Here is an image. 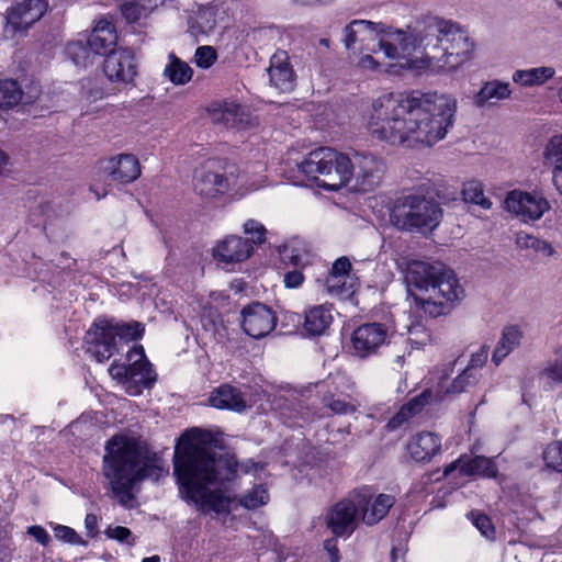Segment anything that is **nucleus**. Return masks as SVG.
Returning <instances> with one entry per match:
<instances>
[{
    "label": "nucleus",
    "instance_id": "nucleus-1",
    "mask_svg": "<svg viewBox=\"0 0 562 562\" xmlns=\"http://www.w3.org/2000/svg\"><path fill=\"white\" fill-rule=\"evenodd\" d=\"M207 431L187 430L175 448L173 471L184 498L193 502L203 512L223 514L229 512L231 498L221 488H226L240 470L243 473L263 471L265 463L246 460L238 462L234 454L220 449Z\"/></svg>",
    "mask_w": 562,
    "mask_h": 562
},
{
    "label": "nucleus",
    "instance_id": "nucleus-2",
    "mask_svg": "<svg viewBox=\"0 0 562 562\" xmlns=\"http://www.w3.org/2000/svg\"><path fill=\"white\" fill-rule=\"evenodd\" d=\"M378 50L407 70H457L472 57L474 43L462 26L429 16L405 29L378 22Z\"/></svg>",
    "mask_w": 562,
    "mask_h": 562
},
{
    "label": "nucleus",
    "instance_id": "nucleus-3",
    "mask_svg": "<svg viewBox=\"0 0 562 562\" xmlns=\"http://www.w3.org/2000/svg\"><path fill=\"white\" fill-rule=\"evenodd\" d=\"M457 100L437 92L387 93L372 102L369 131L393 145L432 146L453 125Z\"/></svg>",
    "mask_w": 562,
    "mask_h": 562
},
{
    "label": "nucleus",
    "instance_id": "nucleus-4",
    "mask_svg": "<svg viewBox=\"0 0 562 562\" xmlns=\"http://www.w3.org/2000/svg\"><path fill=\"white\" fill-rule=\"evenodd\" d=\"M104 450L102 474L124 507L131 506L137 483L145 479L157 481L165 472L157 453L135 438L115 435L105 442Z\"/></svg>",
    "mask_w": 562,
    "mask_h": 562
},
{
    "label": "nucleus",
    "instance_id": "nucleus-5",
    "mask_svg": "<svg viewBox=\"0 0 562 562\" xmlns=\"http://www.w3.org/2000/svg\"><path fill=\"white\" fill-rule=\"evenodd\" d=\"M405 282L416 306L431 317L443 314L447 303L459 301L463 295L454 272L439 262H408Z\"/></svg>",
    "mask_w": 562,
    "mask_h": 562
},
{
    "label": "nucleus",
    "instance_id": "nucleus-6",
    "mask_svg": "<svg viewBox=\"0 0 562 562\" xmlns=\"http://www.w3.org/2000/svg\"><path fill=\"white\" fill-rule=\"evenodd\" d=\"M144 328L139 323H112L97 319L85 335L87 351L99 362L109 360L120 347L142 337Z\"/></svg>",
    "mask_w": 562,
    "mask_h": 562
},
{
    "label": "nucleus",
    "instance_id": "nucleus-7",
    "mask_svg": "<svg viewBox=\"0 0 562 562\" xmlns=\"http://www.w3.org/2000/svg\"><path fill=\"white\" fill-rule=\"evenodd\" d=\"M442 217V210L438 202L420 195L405 196L394 204L390 220L402 231L435 229Z\"/></svg>",
    "mask_w": 562,
    "mask_h": 562
},
{
    "label": "nucleus",
    "instance_id": "nucleus-8",
    "mask_svg": "<svg viewBox=\"0 0 562 562\" xmlns=\"http://www.w3.org/2000/svg\"><path fill=\"white\" fill-rule=\"evenodd\" d=\"M341 161V187L352 182L355 191L369 192L381 183L385 165L375 155L356 151L352 156L344 155Z\"/></svg>",
    "mask_w": 562,
    "mask_h": 562
},
{
    "label": "nucleus",
    "instance_id": "nucleus-9",
    "mask_svg": "<svg viewBox=\"0 0 562 562\" xmlns=\"http://www.w3.org/2000/svg\"><path fill=\"white\" fill-rule=\"evenodd\" d=\"M344 154L330 147H319L307 154L296 167L307 179L319 181L318 186L337 191L341 188V159Z\"/></svg>",
    "mask_w": 562,
    "mask_h": 562
},
{
    "label": "nucleus",
    "instance_id": "nucleus-10",
    "mask_svg": "<svg viewBox=\"0 0 562 562\" xmlns=\"http://www.w3.org/2000/svg\"><path fill=\"white\" fill-rule=\"evenodd\" d=\"M221 169V162L217 160H209L194 169L192 188L202 200H218L231 190L234 177Z\"/></svg>",
    "mask_w": 562,
    "mask_h": 562
},
{
    "label": "nucleus",
    "instance_id": "nucleus-11",
    "mask_svg": "<svg viewBox=\"0 0 562 562\" xmlns=\"http://www.w3.org/2000/svg\"><path fill=\"white\" fill-rule=\"evenodd\" d=\"M368 504V496L357 490L337 502L326 514V526L337 537L350 536L358 526L360 506Z\"/></svg>",
    "mask_w": 562,
    "mask_h": 562
},
{
    "label": "nucleus",
    "instance_id": "nucleus-12",
    "mask_svg": "<svg viewBox=\"0 0 562 562\" xmlns=\"http://www.w3.org/2000/svg\"><path fill=\"white\" fill-rule=\"evenodd\" d=\"M389 329L381 323L358 326L350 338L351 353L360 359L375 355L387 342Z\"/></svg>",
    "mask_w": 562,
    "mask_h": 562
},
{
    "label": "nucleus",
    "instance_id": "nucleus-13",
    "mask_svg": "<svg viewBox=\"0 0 562 562\" xmlns=\"http://www.w3.org/2000/svg\"><path fill=\"white\" fill-rule=\"evenodd\" d=\"M207 113L214 124H223L227 128L247 130L259 124L257 116L235 102H213L209 105Z\"/></svg>",
    "mask_w": 562,
    "mask_h": 562
},
{
    "label": "nucleus",
    "instance_id": "nucleus-14",
    "mask_svg": "<svg viewBox=\"0 0 562 562\" xmlns=\"http://www.w3.org/2000/svg\"><path fill=\"white\" fill-rule=\"evenodd\" d=\"M508 212L524 222L539 220L550 209L549 202L538 192L510 191L505 201Z\"/></svg>",
    "mask_w": 562,
    "mask_h": 562
},
{
    "label": "nucleus",
    "instance_id": "nucleus-15",
    "mask_svg": "<svg viewBox=\"0 0 562 562\" xmlns=\"http://www.w3.org/2000/svg\"><path fill=\"white\" fill-rule=\"evenodd\" d=\"M47 7L45 0H23L12 7L7 14L5 34L11 37L24 34L32 24L43 16Z\"/></svg>",
    "mask_w": 562,
    "mask_h": 562
},
{
    "label": "nucleus",
    "instance_id": "nucleus-16",
    "mask_svg": "<svg viewBox=\"0 0 562 562\" xmlns=\"http://www.w3.org/2000/svg\"><path fill=\"white\" fill-rule=\"evenodd\" d=\"M277 323L276 313L260 302H254L241 311V327L252 338L266 337L276 328Z\"/></svg>",
    "mask_w": 562,
    "mask_h": 562
},
{
    "label": "nucleus",
    "instance_id": "nucleus-17",
    "mask_svg": "<svg viewBox=\"0 0 562 562\" xmlns=\"http://www.w3.org/2000/svg\"><path fill=\"white\" fill-rule=\"evenodd\" d=\"M103 172L115 182H134L142 173L140 164L133 154H119L101 161Z\"/></svg>",
    "mask_w": 562,
    "mask_h": 562
},
{
    "label": "nucleus",
    "instance_id": "nucleus-18",
    "mask_svg": "<svg viewBox=\"0 0 562 562\" xmlns=\"http://www.w3.org/2000/svg\"><path fill=\"white\" fill-rule=\"evenodd\" d=\"M254 251L249 239L231 235L221 240L214 248V258L225 263H236L247 260Z\"/></svg>",
    "mask_w": 562,
    "mask_h": 562
},
{
    "label": "nucleus",
    "instance_id": "nucleus-19",
    "mask_svg": "<svg viewBox=\"0 0 562 562\" xmlns=\"http://www.w3.org/2000/svg\"><path fill=\"white\" fill-rule=\"evenodd\" d=\"M128 387L135 384V392H140L142 386H150L154 379L150 378L151 369L142 346H133L127 351Z\"/></svg>",
    "mask_w": 562,
    "mask_h": 562
},
{
    "label": "nucleus",
    "instance_id": "nucleus-20",
    "mask_svg": "<svg viewBox=\"0 0 562 562\" xmlns=\"http://www.w3.org/2000/svg\"><path fill=\"white\" fill-rule=\"evenodd\" d=\"M357 492H363L368 496V504L360 506L362 521L368 526H373L382 520L395 504L393 495L379 494L373 498L368 487L359 488Z\"/></svg>",
    "mask_w": 562,
    "mask_h": 562
},
{
    "label": "nucleus",
    "instance_id": "nucleus-21",
    "mask_svg": "<svg viewBox=\"0 0 562 562\" xmlns=\"http://www.w3.org/2000/svg\"><path fill=\"white\" fill-rule=\"evenodd\" d=\"M440 438L436 434L428 431L416 434L407 443L409 456L417 462H429L440 452Z\"/></svg>",
    "mask_w": 562,
    "mask_h": 562
},
{
    "label": "nucleus",
    "instance_id": "nucleus-22",
    "mask_svg": "<svg viewBox=\"0 0 562 562\" xmlns=\"http://www.w3.org/2000/svg\"><path fill=\"white\" fill-rule=\"evenodd\" d=\"M209 403L214 408L237 413H241L247 408L240 390L231 384H222L214 389L209 396Z\"/></svg>",
    "mask_w": 562,
    "mask_h": 562
},
{
    "label": "nucleus",
    "instance_id": "nucleus-23",
    "mask_svg": "<svg viewBox=\"0 0 562 562\" xmlns=\"http://www.w3.org/2000/svg\"><path fill=\"white\" fill-rule=\"evenodd\" d=\"M117 35L113 23L106 19L98 21L91 35L88 38V44L95 54L106 56L113 46L116 44Z\"/></svg>",
    "mask_w": 562,
    "mask_h": 562
},
{
    "label": "nucleus",
    "instance_id": "nucleus-24",
    "mask_svg": "<svg viewBox=\"0 0 562 562\" xmlns=\"http://www.w3.org/2000/svg\"><path fill=\"white\" fill-rule=\"evenodd\" d=\"M38 93L37 87L32 88L30 92H24L16 80H0V109H11L23 100L26 103L32 102Z\"/></svg>",
    "mask_w": 562,
    "mask_h": 562
},
{
    "label": "nucleus",
    "instance_id": "nucleus-25",
    "mask_svg": "<svg viewBox=\"0 0 562 562\" xmlns=\"http://www.w3.org/2000/svg\"><path fill=\"white\" fill-rule=\"evenodd\" d=\"M66 54L77 68L95 67L98 69L101 66L102 55L95 54L88 43H69L66 47Z\"/></svg>",
    "mask_w": 562,
    "mask_h": 562
},
{
    "label": "nucleus",
    "instance_id": "nucleus-26",
    "mask_svg": "<svg viewBox=\"0 0 562 562\" xmlns=\"http://www.w3.org/2000/svg\"><path fill=\"white\" fill-rule=\"evenodd\" d=\"M331 322L330 310L325 305H316L305 311L304 329L311 336L323 335Z\"/></svg>",
    "mask_w": 562,
    "mask_h": 562
},
{
    "label": "nucleus",
    "instance_id": "nucleus-27",
    "mask_svg": "<svg viewBox=\"0 0 562 562\" xmlns=\"http://www.w3.org/2000/svg\"><path fill=\"white\" fill-rule=\"evenodd\" d=\"M460 471L465 475L496 477L497 467L492 458L475 456L473 458H459Z\"/></svg>",
    "mask_w": 562,
    "mask_h": 562
},
{
    "label": "nucleus",
    "instance_id": "nucleus-28",
    "mask_svg": "<svg viewBox=\"0 0 562 562\" xmlns=\"http://www.w3.org/2000/svg\"><path fill=\"white\" fill-rule=\"evenodd\" d=\"M522 333L517 326H506L493 351L492 361L495 366L499 363L516 348L519 347Z\"/></svg>",
    "mask_w": 562,
    "mask_h": 562
},
{
    "label": "nucleus",
    "instance_id": "nucleus-29",
    "mask_svg": "<svg viewBox=\"0 0 562 562\" xmlns=\"http://www.w3.org/2000/svg\"><path fill=\"white\" fill-rule=\"evenodd\" d=\"M136 57L130 48H117L102 56V70H135Z\"/></svg>",
    "mask_w": 562,
    "mask_h": 562
},
{
    "label": "nucleus",
    "instance_id": "nucleus-30",
    "mask_svg": "<svg viewBox=\"0 0 562 562\" xmlns=\"http://www.w3.org/2000/svg\"><path fill=\"white\" fill-rule=\"evenodd\" d=\"M510 94L509 85L501 81L486 82L475 95L474 102L477 106L495 104Z\"/></svg>",
    "mask_w": 562,
    "mask_h": 562
},
{
    "label": "nucleus",
    "instance_id": "nucleus-31",
    "mask_svg": "<svg viewBox=\"0 0 562 562\" xmlns=\"http://www.w3.org/2000/svg\"><path fill=\"white\" fill-rule=\"evenodd\" d=\"M378 22L369 20H352L344 29L341 35V43L347 50L355 48L358 42V36L363 32H372L376 35Z\"/></svg>",
    "mask_w": 562,
    "mask_h": 562
},
{
    "label": "nucleus",
    "instance_id": "nucleus-32",
    "mask_svg": "<svg viewBox=\"0 0 562 562\" xmlns=\"http://www.w3.org/2000/svg\"><path fill=\"white\" fill-rule=\"evenodd\" d=\"M562 147L560 144L546 145L543 157L552 166V181L555 189L562 194Z\"/></svg>",
    "mask_w": 562,
    "mask_h": 562
},
{
    "label": "nucleus",
    "instance_id": "nucleus-33",
    "mask_svg": "<svg viewBox=\"0 0 562 562\" xmlns=\"http://www.w3.org/2000/svg\"><path fill=\"white\" fill-rule=\"evenodd\" d=\"M216 26V8L214 5L201 7L194 21L191 24L192 30H198L199 33L207 34L212 32Z\"/></svg>",
    "mask_w": 562,
    "mask_h": 562
},
{
    "label": "nucleus",
    "instance_id": "nucleus-34",
    "mask_svg": "<svg viewBox=\"0 0 562 562\" xmlns=\"http://www.w3.org/2000/svg\"><path fill=\"white\" fill-rule=\"evenodd\" d=\"M548 383L562 384V344L554 352V359L548 360L539 373Z\"/></svg>",
    "mask_w": 562,
    "mask_h": 562
},
{
    "label": "nucleus",
    "instance_id": "nucleus-35",
    "mask_svg": "<svg viewBox=\"0 0 562 562\" xmlns=\"http://www.w3.org/2000/svg\"><path fill=\"white\" fill-rule=\"evenodd\" d=\"M462 196L464 202H470L482 206L483 209H490L492 202L485 198L482 184L477 181H469L463 184Z\"/></svg>",
    "mask_w": 562,
    "mask_h": 562
},
{
    "label": "nucleus",
    "instance_id": "nucleus-36",
    "mask_svg": "<svg viewBox=\"0 0 562 562\" xmlns=\"http://www.w3.org/2000/svg\"><path fill=\"white\" fill-rule=\"evenodd\" d=\"M543 461L548 468L562 472V441L558 440L547 446Z\"/></svg>",
    "mask_w": 562,
    "mask_h": 562
},
{
    "label": "nucleus",
    "instance_id": "nucleus-37",
    "mask_svg": "<svg viewBox=\"0 0 562 562\" xmlns=\"http://www.w3.org/2000/svg\"><path fill=\"white\" fill-rule=\"evenodd\" d=\"M479 375L476 372H472L471 368H465L446 390V394H458L463 392L467 386L473 385L477 382Z\"/></svg>",
    "mask_w": 562,
    "mask_h": 562
},
{
    "label": "nucleus",
    "instance_id": "nucleus-38",
    "mask_svg": "<svg viewBox=\"0 0 562 562\" xmlns=\"http://www.w3.org/2000/svg\"><path fill=\"white\" fill-rule=\"evenodd\" d=\"M268 499L269 495L267 490L262 485H259L251 492L244 495L240 504L248 509H255L267 504Z\"/></svg>",
    "mask_w": 562,
    "mask_h": 562
},
{
    "label": "nucleus",
    "instance_id": "nucleus-39",
    "mask_svg": "<svg viewBox=\"0 0 562 562\" xmlns=\"http://www.w3.org/2000/svg\"><path fill=\"white\" fill-rule=\"evenodd\" d=\"M54 536L57 540L69 543V544H77V546H83L86 547L88 542L83 540L75 529L64 526V525H56L53 528Z\"/></svg>",
    "mask_w": 562,
    "mask_h": 562
},
{
    "label": "nucleus",
    "instance_id": "nucleus-40",
    "mask_svg": "<svg viewBox=\"0 0 562 562\" xmlns=\"http://www.w3.org/2000/svg\"><path fill=\"white\" fill-rule=\"evenodd\" d=\"M554 72H515L514 81L521 86L542 85L550 79Z\"/></svg>",
    "mask_w": 562,
    "mask_h": 562
},
{
    "label": "nucleus",
    "instance_id": "nucleus-41",
    "mask_svg": "<svg viewBox=\"0 0 562 562\" xmlns=\"http://www.w3.org/2000/svg\"><path fill=\"white\" fill-rule=\"evenodd\" d=\"M269 81L281 92L293 90L295 72H268Z\"/></svg>",
    "mask_w": 562,
    "mask_h": 562
},
{
    "label": "nucleus",
    "instance_id": "nucleus-42",
    "mask_svg": "<svg viewBox=\"0 0 562 562\" xmlns=\"http://www.w3.org/2000/svg\"><path fill=\"white\" fill-rule=\"evenodd\" d=\"M121 13L128 23H134L140 18L142 11H148L136 0H123L120 4Z\"/></svg>",
    "mask_w": 562,
    "mask_h": 562
},
{
    "label": "nucleus",
    "instance_id": "nucleus-43",
    "mask_svg": "<svg viewBox=\"0 0 562 562\" xmlns=\"http://www.w3.org/2000/svg\"><path fill=\"white\" fill-rule=\"evenodd\" d=\"M279 254L282 262L285 265H292L293 267H304L306 265L305 258L302 256L299 249L290 245H283L279 248Z\"/></svg>",
    "mask_w": 562,
    "mask_h": 562
},
{
    "label": "nucleus",
    "instance_id": "nucleus-44",
    "mask_svg": "<svg viewBox=\"0 0 562 562\" xmlns=\"http://www.w3.org/2000/svg\"><path fill=\"white\" fill-rule=\"evenodd\" d=\"M217 54L214 47L212 46H200L196 48L194 54V60L198 67L200 68H210L216 60Z\"/></svg>",
    "mask_w": 562,
    "mask_h": 562
},
{
    "label": "nucleus",
    "instance_id": "nucleus-45",
    "mask_svg": "<svg viewBox=\"0 0 562 562\" xmlns=\"http://www.w3.org/2000/svg\"><path fill=\"white\" fill-rule=\"evenodd\" d=\"M244 232H245V234L251 236L250 243L252 244V246L261 245L266 241L267 229L265 228V226L261 223H259L255 220H248L244 224Z\"/></svg>",
    "mask_w": 562,
    "mask_h": 562
},
{
    "label": "nucleus",
    "instance_id": "nucleus-46",
    "mask_svg": "<svg viewBox=\"0 0 562 562\" xmlns=\"http://www.w3.org/2000/svg\"><path fill=\"white\" fill-rule=\"evenodd\" d=\"M408 340L416 348L425 346L430 339V335L422 324L412 325L408 328Z\"/></svg>",
    "mask_w": 562,
    "mask_h": 562
},
{
    "label": "nucleus",
    "instance_id": "nucleus-47",
    "mask_svg": "<svg viewBox=\"0 0 562 562\" xmlns=\"http://www.w3.org/2000/svg\"><path fill=\"white\" fill-rule=\"evenodd\" d=\"M471 517L474 526L480 530V532L486 538H493L495 533V529L491 522V519L484 515L479 513H471Z\"/></svg>",
    "mask_w": 562,
    "mask_h": 562
},
{
    "label": "nucleus",
    "instance_id": "nucleus-48",
    "mask_svg": "<svg viewBox=\"0 0 562 562\" xmlns=\"http://www.w3.org/2000/svg\"><path fill=\"white\" fill-rule=\"evenodd\" d=\"M104 533L110 539H114L120 542H126L130 546H133L135 543V539L132 537V531L127 527H123V526L109 527L104 531Z\"/></svg>",
    "mask_w": 562,
    "mask_h": 562
},
{
    "label": "nucleus",
    "instance_id": "nucleus-49",
    "mask_svg": "<svg viewBox=\"0 0 562 562\" xmlns=\"http://www.w3.org/2000/svg\"><path fill=\"white\" fill-rule=\"evenodd\" d=\"M266 70H293L288 52L277 50L272 55L270 66Z\"/></svg>",
    "mask_w": 562,
    "mask_h": 562
},
{
    "label": "nucleus",
    "instance_id": "nucleus-50",
    "mask_svg": "<svg viewBox=\"0 0 562 562\" xmlns=\"http://www.w3.org/2000/svg\"><path fill=\"white\" fill-rule=\"evenodd\" d=\"M324 402L334 414L347 415L355 412V406L341 398L329 396L325 397Z\"/></svg>",
    "mask_w": 562,
    "mask_h": 562
},
{
    "label": "nucleus",
    "instance_id": "nucleus-51",
    "mask_svg": "<svg viewBox=\"0 0 562 562\" xmlns=\"http://www.w3.org/2000/svg\"><path fill=\"white\" fill-rule=\"evenodd\" d=\"M430 398H431V391L430 390H425L419 395H417V396L413 397L412 400H409L405 404V406L409 407L408 411L414 416L417 413H419L425 405H427L429 403Z\"/></svg>",
    "mask_w": 562,
    "mask_h": 562
},
{
    "label": "nucleus",
    "instance_id": "nucleus-52",
    "mask_svg": "<svg viewBox=\"0 0 562 562\" xmlns=\"http://www.w3.org/2000/svg\"><path fill=\"white\" fill-rule=\"evenodd\" d=\"M324 286L330 295L339 296L346 292L345 282L336 276L329 274L325 280Z\"/></svg>",
    "mask_w": 562,
    "mask_h": 562
},
{
    "label": "nucleus",
    "instance_id": "nucleus-53",
    "mask_svg": "<svg viewBox=\"0 0 562 562\" xmlns=\"http://www.w3.org/2000/svg\"><path fill=\"white\" fill-rule=\"evenodd\" d=\"M540 240L538 237L522 232L516 235V245L520 249H533L537 251Z\"/></svg>",
    "mask_w": 562,
    "mask_h": 562
},
{
    "label": "nucleus",
    "instance_id": "nucleus-54",
    "mask_svg": "<svg viewBox=\"0 0 562 562\" xmlns=\"http://www.w3.org/2000/svg\"><path fill=\"white\" fill-rule=\"evenodd\" d=\"M351 270V262L348 257L338 258L331 266L330 273L331 276H336L338 278H344L349 274Z\"/></svg>",
    "mask_w": 562,
    "mask_h": 562
},
{
    "label": "nucleus",
    "instance_id": "nucleus-55",
    "mask_svg": "<svg viewBox=\"0 0 562 562\" xmlns=\"http://www.w3.org/2000/svg\"><path fill=\"white\" fill-rule=\"evenodd\" d=\"M487 357H488V347L482 346L479 349V351L472 353L470 362L467 368H471L472 372H476L475 371L476 369L482 368L486 363Z\"/></svg>",
    "mask_w": 562,
    "mask_h": 562
},
{
    "label": "nucleus",
    "instance_id": "nucleus-56",
    "mask_svg": "<svg viewBox=\"0 0 562 562\" xmlns=\"http://www.w3.org/2000/svg\"><path fill=\"white\" fill-rule=\"evenodd\" d=\"M134 75H136V72H103L100 80L101 82L105 79L111 83L126 85L133 81Z\"/></svg>",
    "mask_w": 562,
    "mask_h": 562
},
{
    "label": "nucleus",
    "instance_id": "nucleus-57",
    "mask_svg": "<svg viewBox=\"0 0 562 562\" xmlns=\"http://www.w3.org/2000/svg\"><path fill=\"white\" fill-rule=\"evenodd\" d=\"M26 533L33 537L40 544L44 547H46L50 542V536L42 526H30L26 529Z\"/></svg>",
    "mask_w": 562,
    "mask_h": 562
},
{
    "label": "nucleus",
    "instance_id": "nucleus-58",
    "mask_svg": "<svg viewBox=\"0 0 562 562\" xmlns=\"http://www.w3.org/2000/svg\"><path fill=\"white\" fill-rule=\"evenodd\" d=\"M109 373L111 374V376L113 379L117 380L121 383L128 385L127 364H125V363L119 364V363L113 362L109 368Z\"/></svg>",
    "mask_w": 562,
    "mask_h": 562
},
{
    "label": "nucleus",
    "instance_id": "nucleus-59",
    "mask_svg": "<svg viewBox=\"0 0 562 562\" xmlns=\"http://www.w3.org/2000/svg\"><path fill=\"white\" fill-rule=\"evenodd\" d=\"M408 408L409 407L403 405L402 408L389 420L386 427L391 430H394L398 428L403 423L408 420V418L413 417Z\"/></svg>",
    "mask_w": 562,
    "mask_h": 562
},
{
    "label": "nucleus",
    "instance_id": "nucleus-60",
    "mask_svg": "<svg viewBox=\"0 0 562 562\" xmlns=\"http://www.w3.org/2000/svg\"><path fill=\"white\" fill-rule=\"evenodd\" d=\"M304 281V276L299 269H294L284 274V284L286 288L294 289L300 286Z\"/></svg>",
    "mask_w": 562,
    "mask_h": 562
},
{
    "label": "nucleus",
    "instance_id": "nucleus-61",
    "mask_svg": "<svg viewBox=\"0 0 562 562\" xmlns=\"http://www.w3.org/2000/svg\"><path fill=\"white\" fill-rule=\"evenodd\" d=\"M193 72H162V76L169 79L173 85H184L192 79Z\"/></svg>",
    "mask_w": 562,
    "mask_h": 562
},
{
    "label": "nucleus",
    "instance_id": "nucleus-62",
    "mask_svg": "<svg viewBox=\"0 0 562 562\" xmlns=\"http://www.w3.org/2000/svg\"><path fill=\"white\" fill-rule=\"evenodd\" d=\"M164 70H192V68L171 53L169 55V64L166 65Z\"/></svg>",
    "mask_w": 562,
    "mask_h": 562
},
{
    "label": "nucleus",
    "instance_id": "nucleus-63",
    "mask_svg": "<svg viewBox=\"0 0 562 562\" xmlns=\"http://www.w3.org/2000/svg\"><path fill=\"white\" fill-rule=\"evenodd\" d=\"M85 527L87 529V536L94 538L98 533V517L94 514H87L85 518Z\"/></svg>",
    "mask_w": 562,
    "mask_h": 562
},
{
    "label": "nucleus",
    "instance_id": "nucleus-64",
    "mask_svg": "<svg viewBox=\"0 0 562 562\" xmlns=\"http://www.w3.org/2000/svg\"><path fill=\"white\" fill-rule=\"evenodd\" d=\"M324 549L328 552L331 562H339L340 555L336 538L325 540Z\"/></svg>",
    "mask_w": 562,
    "mask_h": 562
}]
</instances>
